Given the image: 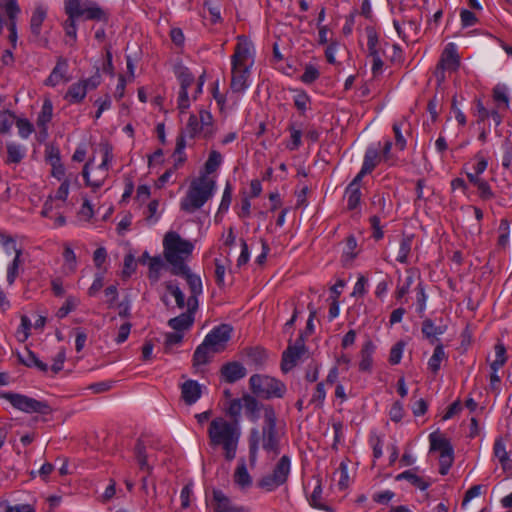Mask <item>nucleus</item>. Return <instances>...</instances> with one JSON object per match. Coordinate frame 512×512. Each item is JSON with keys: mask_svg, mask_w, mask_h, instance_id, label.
<instances>
[{"mask_svg": "<svg viewBox=\"0 0 512 512\" xmlns=\"http://www.w3.org/2000/svg\"><path fill=\"white\" fill-rule=\"evenodd\" d=\"M63 269L66 273H74L77 268V257L69 244L64 245L63 251Z\"/></svg>", "mask_w": 512, "mask_h": 512, "instance_id": "obj_40", "label": "nucleus"}, {"mask_svg": "<svg viewBox=\"0 0 512 512\" xmlns=\"http://www.w3.org/2000/svg\"><path fill=\"white\" fill-rule=\"evenodd\" d=\"M80 300L75 296H68L64 304L58 309L56 316L60 319L65 318L70 312L75 310Z\"/></svg>", "mask_w": 512, "mask_h": 512, "instance_id": "obj_50", "label": "nucleus"}, {"mask_svg": "<svg viewBox=\"0 0 512 512\" xmlns=\"http://www.w3.org/2000/svg\"><path fill=\"white\" fill-rule=\"evenodd\" d=\"M177 276H182L186 279L187 284L190 288V296L187 299V308L190 310H197L198 308V297L203 292L202 281L200 276L191 273L189 267L187 266V271L185 273H173Z\"/></svg>", "mask_w": 512, "mask_h": 512, "instance_id": "obj_16", "label": "nucleus"}, {"mask_svg": "<svg viewBox=\"0 0 512 512\" xmlns=\"http://www.w3.org/2000/svg\"><path fill=\"white\" fill-rule=\"evenodd\" d=\"M444 360H447V355L445 353L443 345L442 344H438L435 347L432 356L428 360V368H429V370L432 373L436 374L440 370L441 363Z\"/></svg>", "mask_w": 512, "mask_h": 512, "instance_id": "obj_37", "label": "nucleus"}, {"mask_svg": "<svg viewBox=\"0 0 512 512\" xmlns=\"http://www.w3.org/2000/svg\"><path fill=\"white\" fill-rule=\"evenodd\" d=\"M295 107L304 114L309 109L310 99L304 91H297L293 97Z\"/></svg>", "mask_w": 512, "mask_h": 512, "instance_id": "obj_54", "label": "nucleus"}, {"mask_svg": "<svg viewBox=\"0 0 512 512\" xmlns=\"http://www.w3.org/2000/svg\"><path fill=\"white\" fill-rule=\"evenodd\" d=\"M103 158L102 162L95 168V175L91 176V161H88L82 171L83 178L85 179L86 185L97 190L104 184L108 177L109 166L113 160L112 147L108 144L102 146Z\"/></svg>", "mask_w": 512, "mask_h": 512, "instance_id": "obj_6", "label": "nucleus"}, {"mask_svg": "<svg viewBox=\"0 0 512 512\" xmlns=\"http://www.w3.org/2000/svg\"><path fill=\"white\" fill-rule=\"evenodd\" d=\"M207 434L209 445L222 449L227 461H232L236 457L242 434L238 421H230L223 416L215 417L209 423Z\"/></svg>", "mask_w": 512, "mask_h": 512, "instance_id": "obj_1", "label": "nucleus"}, {"mask_svg": "<svg viewBox=\"0 0 512 512\" xmlns=\"http://www.w3.org/2000/svg\"><path fill=\"white\" fill-rule=\"evenodd\" d=\"M506 348L503 344L499 343L495 346V359L491 362V371L498 372L506 363Z\"/></svg>", "mask_w": 512, "mask_h": 512, "instance_id": "obj_45", "label": "nucleus"}, {"mask_svg": "<svg viewBox=\"0 0 512 512\" xmlns=\"http://www.w3.org/2000/svg\"><path fill=\"white\" fill-rule=\"evenodd\" d=\"M145 221L149 225H154L158 222L161 217V212L159 211V201L154 199L149 202L145 211Z\"/></svg>", "mask_w": 512, "mask_h": 512, "instance_id": "obj_48", "label": "nucleus"}, {"mask_svg": "<svg viewBox=\"0 0 512 512\" xmlns=\"http://www.w3.org/2000/svg\"><path fill=\"white\" fill-rule=\"evenodd\" d=\"M326 398V390L323 382H320L316 385L315 391L313 392L310 404L314 405L316 408H322L324 401Z\"/></svg>", "mask_w": 512, "mask_h": 512, "instance_id": "obj_52", "label": "nucleus"}, {"mask_svg": "<svg viewBox=\"0 0 512 512\" xmlns=\"http://www.w3.org/2000/svg\"><path fill=\"white\" fill-rule=\"evenodd\" d=\"M381 159L382 158L379 155L378 148L372 147V146L368 147L365 152V155H364V160H363L361 170L359 171V173L356 176L363 179V177L366 174L373 171V169L377 166V164L380 162Z\"/></svg>", "mask_w": 512, "mask_h": 512, "instance_id": "obj_22", "label": "nucleus"}, {"mask_svg": "<svg viewBox=\"0 0 512 512\" xmlns=\"http://www.w3.org/2000/svg\"><path fill=\"white\" fill-rule=\"evenodd\" d=\"M0 512H35L30 504L10 505L7 501L0 503Z\"/></svg>", "mask_w": 512, "mask_h": 512, "instance_id": "obj_55", "label": "nucleus"}, {"mask_svg": "<svg viewBox=\"0 0 512 512\" xmlns=\"http://www.w3.org/2000/svg\"><path fill=\"white\" fill-rule=\"evenodd\" d=\"M194 251V243L184 239L179 233L169 231L163 238V254L167 263L171 266L172 273H185L187 262Z\"/></svg>", "mask_w": 512, "mask_h": 512, "instance_id": "obj_3", "label": "nucleus"}, {"mask_svg": "<svg viewBox=\"0 0 512 512\" xmlns=\"http://www.w3.org/2000/svg\"><path fill=\"white\" fill-rule=\"evenodd\" d=\"M85 0H65V12L70 18H78V12Z\"/></svg>", "mask_w": 512, "mask_h": 512, "instance_id": "obj_60", "label": "nucleus"}, {"mask_svg": "<svg viewBox=\"0 0 512 512\" xmlns=\"http://www.w3.org/2000/svg\"><path fill=\"white\" fill-rule=\"evenodd\" d=\"M67 72L68 61L63 57L58 58L55 67L51 71L48 78L45 80V85L55 87L61 82H68L69 78L67 77Z\"/></svg>", "mask_w": 512, "mask_h": 512, "instance_id": "obj_18", "label": "nucleus"}, {"mask_svg": "<svg viewBox=\"0 0 512 512\" xmlns=\"http://www.w3.org/2000/svg\"><path fill=\"white\" fill-rule=\"evenodd\" d=\"M135 457L139 464V468L142 471H146L147 474H151L152 466L148 464L147 455H146V447L141 440H138L135 445Z\"/></svg>", "mask_w": 512, "mask_h": 512, "instance_id": "obj_39", "label": "nucleus"}, {"mask_svg": "<svg viewBox=\"0 0 512 512\" xmlns=\"http://www.w3.org/2000/svg\"><path fill=\"white\" fill-rule=\"evenodd\" d=\"M213 500L217 504L215 512H232L230 499L221 490L213 491Z\"/></svg>", "mask_w": 512, "mask_h": 512, "instance_id": "obj_49", "label": "nucleus"}, {"mask_svg": "<svg viewBox=\"0 0 512 512\" xmlns=\"http://www.w3.org/2000/svg\"><path fill=\"white\" fill-rule=\"evenodd\" d=\"M368 48L370 57L372 58V72L374 75H377L382 71L383 61L376 50V39L372 35L368 37Z\"/></svg>", "mask_w": 512, "mask_h": 512, "instance_id": "obj_38", "label": "nucleus"}, {"mask_svg": "<svg viewBox=\"0 0 512 512\" xmlns=\"http://www.w3.org/2000/svg\"><path fill=\"white\" fill-rule=\"evenodd\" d=\"M430 451L439 452V473L446 475L454 462V449L450 441L437 433L429 435Z\"/></svg>", "mask_w": 512, "mask_h": 512, "instance_id": "obj_12", "label": "nucleus"}, {"mask_svg": "<svg viewBox=\"0 0 512 512\" xmlns=\"http://www.w3.org/2000/svg\"><path fill=\"white\" fill-rule=\"evenodd\" d=\"M31 327H32L31 320L25 315L22 316L20 326L17 330V336H18L19 340H21V341L27 340V338L30 335Z\"/></svg>", "mask_w": 512, "mask_h": 512, "instance_id": "obj_58", "label": "nucleus"}, {"mask_svg": "<svg viewBox=\"0 0 512 512\" xmlns=\"http://www.w3.org/2000/svg\"><path fill=\"white\" fill-rule=\"evenodd\" d=\"M373 209L382 216H386L391 208V203L387 205V197L384 193H376L371 200Z\"/></svg>", "mask_w": 512, "mask_h": 512, "instance_id": "obj_41", "label": "nucleus"}, {"mask_svg": "<svg viewBox=\"0 0 512 512\" xmlns=\"http://www.w3.org/2000/svg\"><path fill=\"white\" fill-rule=\"evenodd\" d=\"M306 354V347L303 335L300 334L299 338L294 344H290L283 352L281 369L284 373L291 371L302 357Z\"/></svg>", "mask_w": 512, "mask_h": 512, "instance_id": "obj_14", "label": "nucleus"}, {"mask_svg": "<svg viewBox=\"0 0 512 512\" xmlns=\"http://www.w3.org/2000/svg\"><path fill=\"white\" fill-rule=\"evenodd\" d=\"M319 77V71L313 65H307L301 76V81L305 84H311Z\"/></svg>", "mask_w": 512, "mask_h": 512, "instance_id": "obj_64", "label": "nucleus"}, {"mask_svg": "<svg viewBox=\"0 0 512 512\" xmlns=\"http://www.w3.org/2000/svg\"><path fill=\"white\" fill-rule=\"evenodd\" d=\"M461 25L464 28L474 26L478 22L475 13L467 9H462L460 12Z\"/></svg>", "mask_w": 512, "mask_h": 512, "instance_id": "obj_62", "label": "nucleus"}, {"mask_svg": "<svg viewBox=\"0 0 512 512\" xmlns=\"http://www.w3.org/2000/svg\"><path fill=\"white\" fill-rule=\"evenodd\" d=\"M232 327L222 324L213 328L204 338L203 342L212 348L214 352H221L225 349L231 338Z\"/></svg>", "mask_w": 512, "mask_h": 512, "instance_id": "obj_15", "label": "nucleus"}, {"mask_svg": "<svg viewBox=\"0 0 512 512\" xmlns=\"http://www.w3.org/2000/svg\"><path fill=\"white\" fill-rule=\"evenodd\" d=\"M0 245L3 247L7 255H11L12 253L16 254V251H22L21 249L17 248L16 241L14 238L1 231Z\"/></svg>", "mask_w": 512, "mask_h": 512, "instance_id": "obj_53", "label": "nucleus"}, {"mask_svg": "<svg viewBox=\"0 0 512 512\" xmlns=\"http://www.w3.org/2000/svg\"><path fill=\"white\" fill-rule=\"evenodd\" d=\"M247 374L246 368L239 362H228L221 368V375L228 383H234Z\"/></svg>", "mask_w": 512, "mask_h": 512, "instance_id": "obj_21", "label": "nucleus"}, {"mask_svg": "<svg viewBox=\"0 0 512 512\" xmlns=\"http://www.w3.org/2000/svg\"><path fill=\"white\" fill-rule=\"evenodd\" d=\"M412 247V236H404L399 243V250L396 260L399 263L406 264L408 262V256L411 252Z\"/></svg>", "mask_w": 512, "mask_h": 512, "instance_id": "obj_44", "label": "nucleus"}, {"mask_svg": "<svg viewBox=\"0 0 512 512\" xmlns=\"http://www.w3.org/2000/svg\"><path fill=\"white\" fill-rule=\"evenodd\" d=\"M15 125L18 129V135L22 139L29 138L34 132V126L27 118H17Z\"/></svg>", "mask_w": 512, "mask_h": 512, "instance_id": "obj_51", "label": "nucleus"}, {"mask_svg": "<svg viewBox=\"0 0 512 512\" xmlns=\"http://www.w3.org/2000/svg\"><path fill=\"white\" fill-rule=\"evenodd\" d=\"M446 329L445 325H435L431 319H425L422 323L421 331L430 343L433 344L438 339V336L446 332Z\"/></svg>", "mask_w": 512, "mask_h": 512, "instance_id": "obj_29", "label": "nucleus"}, {"mask_svg": "<svg viewBox=\"0 0 512 512\" xmlns=\"http://www.w3.org/2000/svg\"><path fill=\"white\" fill-rule=\"evenodd\" d=\"M47 16V10L43 6H37L33 11L30 20V29L32 34L39 36L41 33L42 24Z\"/></svg>", "mask_w": 512, "mask_h": 512, "instance_id": "obj_35", "label": "nucleus"}, {"mask_svg": "<svg viewBox=\"0 0 512 512\" xmlns=\"http://www.w3.org/2000/svg\"><path fill=\"white\" fill-rule=\"evenodd\" d=\"M85 0H65V12L70 18H78V12Z\"/></svg>", "mask_w": 512, "mask_h": 512, "instance_id": "obj_59", "label": "nucleus"}, {"mask_svg": "<svg viewBox=\"0 0 512 512\" xmlns=\"http://www.w3.org/2000/svg\"><path fill=\"white\" fill-rule=\"evenodd\" d=\"M302 132L294 127L290 128V141L287 143V148L291 151L297 150L301 145Z\"/></svg>", "mask_w": 512, "mask_h": 512, "instance_id": "obj_61", "label": "nucleus"}, {"mask_svg": "<svg viewBox=\"0 0 512 512\" xmlns=\"http://www.w3.org/2000/svg\"><path fill=\"white\" fill-rule=\"evenodd\" d=\"M361 181L362 178L355 176L345 190V198L347 199V208L349 210L356 209L361 202Z\"/></svg>", "mask_w": 512, "mask_h": 512, "instance_id": "obj_20", "label": "nucleus"}, {"mask_svg": "<svg viewBox=\"0 0 512 512\" xmlns=\"http://www.w3.org/2000/svg\"><path fill=\"white\" fill-rule=\"evenodd\" d=\"M264 424L262 427V448L267 454L276 456L279 454V439L276 431V413L272 406L263 408Z\"/></svg>", "mask_w": 512, "mask_h": 512, "instance_id": "obj_8", "label": "nucleus"}, {"mask_svg": "<svg viewBox=\"0 0 512 512\" xmlns=\"http://www.w3.org/2000/svg\"><path fill=\"white\" fill-rule=\"evenodd\" d=\"M86 95L87 91L85 85L81 82V80H79L68 88L65 94V99L70 103L76 104L82 102Z\"/></svg>", "mask_w": 512, "mask_h": 512, "instance_id": "obj_31", "label": "nucleus"}, {"mask_svg": "<svg viewBox=\"0 0 512 512\" xmlns=\"http://www.w3.org/2000/svg\"><path fill=\"white\" fill-rule=\"evenodd\" d=\"M460 59L457 53V47L454 43H448L442 51L440 60L435 68L434 75L437 82H444L446 72L451 73L459 68Z\"/></svg>", "mask_w": 512, "mask_h": 512, "instance_id": "obj_13", "label": "nucleus"}, {"mask_svg": "<svg viewBox=\"0 0 512 512\" xmlns=\"http://www.w3.org/2000/svg\"><path fill=\"white\" fill-rule=\"evenodd\" d=\"M222 160H223L222 155L218 151L212 150L209 154V157H208L206 163H205V166H204L205 171L202 172L201 174H206V175L210 176V174H212L219 168V166L222 163Z\"/></svg>", "mask_w": 512, "mask_h": 512, "instance_id": "obj_47", "label": "nucleus"}, {"mask_svg": "<svg viewBox=\"0 0 512 512\" xmlns=\"http://www.w3.org/2000/svg\"><path fill=\"white\" fill-rule=\"evenodd\" d=\"M493 98L495 101L504 103L505 107H509L508 89L505 85L498 84L493 89Z\"/></svg>", "mask_w": 512, "mask_h": 512, "instance_id": "obj_56", "label": "nucleus"}, {"mask_svg": "<svg viewBox=\"0 0 512 512\" xmlns=\"http://www.w3.org/2000/svg\"><path fill=\"white\" fill-rule=\"evenodd\" d=\"M16 115L9 111L4 110L0 112V133L8 134L11 131L12 126L16 123Z\"/></svg>", "mask_w": 512, "mask_h": 512, "instance_id": "obj_46", "label": "nucleus"}, {"mask_svg": "<svg viewBox=\"0 0 512 512\" xmlns=\"http://www.w3.org/2000/svg\"><path fill=\"white\" fill-rule=\"evenodd\" d=\"M243 409H245L246 415L251 421H257L260 405L258 400L250 394H244L241 398L230 399L227 402L225 411L232 418L231 421H238L240 423Z\"/></svg>", "mask_w": 512, "mask_h": 512, "instance_id": "obj_9", "label": "nucleus"}, {"mask_svg": "<svg viewBox=\"0 0 512 512\" xmlns=\"http://www.w3.org/2000/svg\"><path fill=\"white\" fill-rule=\"evenodd\" d=\"M2 398L8 401L15 409L24 413L47 415L52 411L46 401H40L23 394L5 392L2 394Z\"/></svg>", "mask_w": 512, "mask_h": 512, "instance_id": "obj_11", "label": "nucleus"}, {"mask_svg": "<svg viewBox=\"0 0 512 512\" xmlns=\"http://www.w3.org/2000/svg\"><path fill=\"white\" fill-rule=\"evenodd\" d=\"M397 481L407 480L416 488L425 491L429 486L430 482L425 480L424 478L418 476L413 470H406L400 474H398L395 478Z\"/></svg>", "mask_w": 512, "mask_h": 512, "instance_id": "obj_33", "label": "nucleus"}, {"mask_svg": "<svg viewBox=\"0 0 512 512\" xmlns=\"http://www.w3.org/2000/svg\"><path fill=\"white\" fill-rule=\"evenodd\" d=\"M53 116V104L50 99H45L41 111L37 117V126L40 129L41 135L45 138L48 135V124L52 120Z\"/></svg>", "mask_w": 512, "mask_h": 512, "instance_id": "obj_23", "label": "nucleus"}, {"mask_svg": "<svg viewBox=\"0 0 512 512\" xmlns=\"http://www.w3.org/2000/svg\"><path fill=\"white\" fill-rule=\"evenodd\" d=\"M196 310H190L187 308L185 313L180 314L169 320L168 325L176 331H183L190 328L194 321V313Z\"/></svg>", "mask_w": 512, "mask_h": 512, "instance_id": "obj_28", "label": "nucleus"}, {"mask_svg": "<svg viewBox=\"0 0 512 512\" xmlns=\"http://www.w3.org/2000/svg\"><path fill=\"white\" fill-rule=\"evenodd\" d=\"M165 287L169 294L175 298L176 305L179 309L187 307L185 295L176 283L172 281L166 282Z\"/></svg>", "mask_w": 512, "mask_h": 512, "instance_id": "obj_43", "label": "nucleus"}, {"mask_svg": "<svg viewBox=\"0 0 512 512\" xmlns=\"http://www.w3.org/2000/svg\"><path fill=\"white\" fill-rule=\"evenodd\" d=\"M415 276L416 271L414 269L406 270V277L403 280L399 279V283L395 291V296L397 299H402L406 294H408L411 286L414 283Z\"/></svg>", "mask_w": 512, "mask_h": 512, "instance_id": "obj_34", "label": "nucleus"}, {"mask_svg": "<svg viewBox=\"0 0 512 512\" xmlns=\"http://www.w3.org/2000/svg\"><path fill=\"white\" fill-rule=\"evenodd\" d=\"M216 353L217 352L212 351L210 346H207L204 342H202L194 352L193 365L195 367L206 365L210 362Z\"/></svg>", "mask_w": 512, "mask_h": 512, "instance_id": "obj_30", "label": "nucleus"}, {"mask_svg": "<svg viewBox=\"0 0 512 512\" xmlns=\"http://www.w3.org/2000/svg\"><path fill=\"white\" fill-rule=\"evenodd\" d=\"M214 132L213 117L205 109H201L198 115L191 114L184 128V134L189 138L200 137L208 139L214 135Z\"/></svg>", "mask_w": 512, "mask_h": 512, "instance_id": "obj_7", "label": "nucleus"}, {"mask_svg": "<svg viewBox=\"0 0 512 512\" xmlns=\"http://www.w3.org/2000/svg\"><path fill=\"white\" fill-rule=\"evenodd\" d=\"M249 387L253 394L264 399L282 398L287 390L282 381L262 374L252 375Z\"/></svg>", "mask_w": 512, "mask_h": 512, "instance_id": "obj_5", "label": "nucleus"}, {"mask_svg": "<svg viewBox=\"0 0 512 512\" xmlns=\"http://www.w3.org/2000/svg\"><path fill=\"white\" fill-rule=\"evenodd\" d=\"M7 149V163L18 164L26 155V148L16 142H8L6 145Z\"/></svg>", "mask_w": 512, "mask_h": 512, "instance_id": "obj_32", "label": "nucleus"}, {"mask_svg": "<svg viewBox=\"0 0 512 512\" xmlns=\"http://www.w3.org/2000/svg\"><path fill=\"white\" fill-rule=\"evenodd\" d=\"M181 393L186 404H194L201 397V386L197 381L188 380L182 384Z\"/></svg>", "mask_w": 512, "mask_h": 512, "instance_id": "obj_24", "label": "nucleus"}, {"mask_svg": "<svg viewBox=\"0 0 512 512\" xmlns=\"http://www.w3.org/2000/svg\"><path fill=\"white\" fill-rule=\"evenodd\" d=\"M375 345L371 340L366 341L360 351L359 370L362 372H370L373 366V353Z\"/></svg>", "mask_w": 512, "mask_h": 512, "instance_id": "obj_25", "label": "nucleus"}, {"mask_svg": "<svg viewBox=\"0 0 512 512\" xmlns=\"http://www.w3.org/2000/svg\"><path fill=\"white\" fill-rule=\"evenodd\" d=\"M216 180L212 176L200 174L194 178L180 201L181 210L187 213H194L201 209L210 200L216 191Z\"/></svg>", "mask_w": 512, "mask_h": 512, "instance_id": "obj_4", "label": "nucleus"}, {"mask_svg": "<svg viewBox=\"0 0 512 512\" xmlns=\"http://www.w3.org/2000/svg\"><path fill=\"white\" fill-rule=\"evenodd\" d=\"M19 362L24 364L27 367H35L41 372L48 371V365L42 362L34 352L29 349H24L23 352H19L17 354Z\"/></svg>", "mask_w": 512, "mask_h": 512, "instance_id": "obj_27", "label": "nucleus"}, {"mask_svg": "<svg viewBox=\"0 0 512 512\" xmlns=\"http://www.w3.org/2000/svg\"><path fill=\"white\" fill-rule=\"evenodd\" d=\"M22 251H16V254L14 255L13 260L7 265V275L6 280L8 285H13L16 278L20 274V269L22 265Z\"/></svg>", "mask_w": 512, "mask_h": 512, "instance_id": "obj_36", "label": "nucleus"}, {"mask_svg": "<svg viewBox=\"0 0 512 512\" xmlns=\"http://www.w3.org/2000/svg\"><path fill=\"white\" fill-rule=\"evenodd\" d=\"M233 482L241 490L247 491L253 484V478L248 472L244 459H240L233 473Z\"/></svg>", "mask_w": 512, "mask_h": 512, "instance_id": "obj_19", "label": "nucleus"}, {"mask_svg": "<svg viewBox=\"0 0 512 512\" xmlns=\"http://www.w3.org/2000/svg\"><path fill=\"white\" fill-rule=\"evenodd\" d=\"M163 267V261L160 257H152L149 261V278L157 281L159 273Z\"/></svg>", "mask_w": 512, "mask_h": 512, "instance_id": "obj_57", "label": "nucleus"}, {"mask_svg": "<svg viewBox=\"0 0 512 512\" xmlns=\"http://www.w3.org/2000/svg\"><path fill=\"white\" fill-rule=\"evenodd\" d=\"M253 44L244 37H238L234 53L231 56V83L233 92H243L249 87L251 68L254 65Z\"/></svg>", "mask_w": 512, "mask_h": 512, "instance_id": "obj_2", "label": "nucleus"}, {"mask_svg": "<svg viewBox=\"0 0 512 512\" xmlns=\"http://www.w3.org/2000/svg\"><path fill=\"white\" fill-rule=\"evenodd\" d=\"M260 444V432L258 429L254 428L250 432L249 436V458L251 465H255L257 461V454L259 450Z\"/></svg>", "mask_w": 512, "mask_h": 512, "instance_id": "obj_42", "label": "nucleus"}, {"mask_svg": "<svg viewBox=\"0 0 512 512\" xmlns=\"http://www.w3.org/2000/svg\"><path fill=\"white\" fill-rule=\"evenodd\" d=\"M102 16V9L93 0H85L78 12V18L83 17L86 20H100Z\"/></svg>", "mask_w": 512, "mask_h": 512, "instance_id": "obj_26", "label": "nucleus"}, {"mask_svg": "<svg viewBox=\"0 0 512 512\" xmlns=\"http://www.w3.org/2000/svg\"><path fill=\"white\" fill-rule=\"evenodd\" d=\"M476 187L482 200H490L494 198L495 194L486 180L482 179Z\"/></svg>", "mask_w": 512, "mask_h": 512, "instance_id": "obj_63", "label": "nucleus"}, {"mask_svg": "<svg viewBox=\"0 0 512 512\" xmlns=\"http://www.w3.org/2000/svg\"><path fill=\"white\" fill-rule=\"evenodd\" d=\"M493 455L498 460L503 471L508 476H512V459L506 449V444L503 438L499 437L495 439L493 445Z\"/></svg>", "mask_w": 512, "mask_h": 512, "instance_id": "obj_17", "label": "nucleus"}, {"mask_svg": "<svg viewBox=\"0 0 512 512\" xmlns=\"http://www.w3.org/2000/svg\"><path fill=\"white\" fill-rule=\"evenodd\" d=\"M290 472L291 459L288 455H283L275 464L272 472L258 481V486L267 492H272L287 482Z\"/></svg>", "mask_w": 512, "mask_h": 512, "instance_id": "obj_10", "label": "nucleus"}]
</instances>
